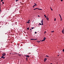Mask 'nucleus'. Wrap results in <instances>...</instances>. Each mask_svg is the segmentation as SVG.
I'll return each instance as SVG.
<instances>
[{"label": "nucleus", "instance_id": "1", "mask_svg": "<svg viewBox=\"0 0 64 64\" xmlns=\"http://www.w3.org/2000/svg\"><path fill=\"white\" fill-rule=\"evenodd\" d=\"M2 56L0 58V59H2V58H3V57L4 56H6V54L5 53H4L3 54H2Z\"/></svg>", "mask_w": 64, "mask_h": 64}, {"label": "nucleus", "instance_id": "2", "mask_svg": "<svg viewBox=\"0 0 64 64\" xmlns=\"http://www.w3.org/2000/svg\"><path fill=\"white\" fill-rule=\"evenodd\" d=\"M44 40H43L41 41L42 42H43V41H45V39H46V38L44 37Z\"/></svg>", "mask_w": 64, "mask_h": 64}, {"label": "nucleus", "instance_id": "3", "mask_svg": "<svg viewBox=\"0 0 64 64\" xmlns=\"http://www.w3.org/2000/svg\"><path fill=\"white\" fill-rule=\"evenodd\" d=\"M30 40H37V38L36 39H31Z\"/></svg>", "mask_w": 64, "mask_h": 64}, {"label": "nucleus", "instance_id": "4", "mask_svg": "<svg viewBox=\"0 0 64 64\" xmlns=\"http://www.w3.org/2000/svg\"><path fill=\"white\" fill-rule=\"evenodd\" d=\"M46 60H47V58H45L44 60V62H45V61H46Z\"/></svg>", "mask_w": 64, "mask_h": 64}, {"label": "nucleus", "instance_id": "5", "mask_svg": "<svg viewBox=\"0 0 64 64\" xmlns=\"http://www.w3.org/2000/svg\"><path fill=\"white\" fill-rule=\"evenodd\" d=\"M25 56L26 57H28V58H29L30 56H29V55H26Z\"/></svg>", "mask_w": 64, "mask_h": 64}, {"label": "nucleus", "instance_id": "6", "mask_svg": "<svg viewBox=\"0 0 64 64\" xmlns=\"http://www.w3.org/2000/svg\"><path fill=\"white\" fill-rule=\"evenodd\" d=\"M0 45H2L3 43V42H1L0 43Z\"/></svg>", "mask_w": 64, "mask_h": 64}, {"label": "nucleus", "instance_id": "7", "mask_svg": "<svg viewBox=\"0 0 64 64\" xmlns=\"http://www.w3.org/2000/svg\"><path fill=\"white\" fill-rule=\"evenodd\" d=\"M34 4H35L34 5V6H37V4H36L34 3Z\"/></svg>", "mask_w": 64, "mask_h": 64}, {"label": "nucleus", "instance_id": "8", "mask_svg": "<svg viewBox=\"0 0 64 64\" xmlns=\"http://www.w3.org/2000/svg\"><path fill=\"white\" fill-rule=\"evenodd\" d=\"M64 30H63L62 31V33H63V34H64Z\"/></svg>", "mask_w": 64, "mask_h": 64}, {"label": "nucleus", "instance_id": "9", "mask_svg": "<svg viewBox=\"0 0 64 64\" xmlns=\"http://www.w3.org/2000/svg\"><path fill=\"white\" fill-rule=\"evenodd\" d=\"M41 22L42 23V25H43V21Z\"/></svg>", "mask_w": 64, "mask_h": 64}, {"label": "nucleus", "instance_id": "10", "mask_svg": "<svg viewBox=\"0 0 64 64\" xmlns=\"http://www.w3.org/2000/svg\"><path fill=\"white\" fill-rule=\"evenodd\" d=\"M40 41H41V40H40V41H37V42H38V43H39L40 42Z\"/></svg>", "mask_w": 64, "mask_h": 64}, {"label": "nucleus", "instance_id": "11", "mask_svg": "<svg viewBox=\"0 0 64 64\" xmlns=\"http://www.w3.org/2000/svg\"><path fill=\"white\" fill-rule=\"evenodd\" d=\"M51 33H53V32H54V31H52L51 32Z\"/></svg>", "mask_w": 64, "mask_h": 64}, {"label": "nucleus", "instance_id": "12", "mask_svg": "<svg viewBox=\"0 0 64 64\" xmlns=\"http://www.w3.org/2000/svg\"><path fill=\"white\" fill-rule=\"evenodd\" d=\"M59 15L60 17V18H61L62 17H61V15L60 14H59Z\"/></svg>", "mask_w": 64, "mask_h": 64}, {"label": "nucleus", "instance_id": "13", "mask_svg": "<svg viewBox=\"0 0 64 64\" xmlns=\"http://www.w3.org/2000/svg\"><path fill=\"white\" fill-rule=\"evenodd\" d=\"M48 17H47L46 18V19H47V20H49V18H47Z\"/></svg>", "mask_w": 64, "mask_h": 64}, {"label": "nucleus", "instance_id": "14", "mask_svg": "<svg viewBox=\"0 0 64 64\" xmlns=\"http://www.w3.org/2000/svg\"><path fill=\"white\" fill-rule=\"evenodd\" d=\"M30 22H28H28H27V23H28V24H29Z\"/></svg>", "mask_w": 64, "mask_h": 64}, {"label": "nucleus", "instance_id": "15", "mask_svg": "<svg viewBox=\"0 0 64 64\" xmlns=\"http://www.w3.org/2000/svg\"><path fill=\"white\" fill-rule=\"evenodd\" d=\"M26 60L27 61V60H28V58H26Z\"/></svg>", "mask_w": 64, "mask_h": 64}, {"label": "nucleus", "instance_id": "16", "mask_svg": "<svg viewBox=\"0 0 64 64\" xmlns=\"http://www.w3.org/2000/svg\"><path fill=\"white\" fill-rule=\"evenodd\" d=\"M33 28V27H32V29H34V28Z\"/></svg>", "mask_w": 64, "mask_h": 64}, {"label": "nucleus", "instance_id": "17", "mask_svg": "<svg viewBox=\"0 0 64 64\" xmlns=\"http://www.w3.org/2000/svg\"><path fill=\"white\" fill-rule=\"evenodd\" d=\"M50 9L52 10L53 11V10H52V8H50Z\"/></svg>", "mask_w": 64, "mask_h": 64}, {"label": "nucleus", "instance_id": "18", "mask_svg": "<svg viewBox=\"0 0 64 64\" xmlns=\"http://www.w3.org/2000/svg\"><path fill=\"white\" fill-rule=\"evenodd\" d=\"M44 16L45 17V18H46V15H44Z\"/></svg>", "mask_w": 64, "mask_h": 64}, {"label": "nucleus", "instance_id": "19", "mask_svg": "<svg viewBox=\"0 0 64 64\" xmlns=\"http://www.w3.org/2000/svg\"><path fill=\"white\" fill-rule=\"evenodd\" d=\"M19 0H16V2H17V1H18Z\"/></svg>", "mask_w": 64, "mask_h": 64}, {"label": "nucleus", "instance_id": "20", "mask_svg": "<svg viewBox=\"0 0 64 64\" xmlns=\"http://www.w3.org/2000/svg\"><path fill=\"white\" fill-rule=\"evenodd\" d=\"M27 30H29V28H27Z\"/></svg>", "mask_w": 64, "mask_h": 64}, {"label": "nucleus", "instance_id": "21", "mask_svg": "<svg viewBox=\"0 0 64 64\" xmlns=\"http://www.w3.org/2000/svg\"><path fill=\"white\" fill-rule=\"evenodd\" d=\"M60 19H61V21H62V18H60Z\"/></svg>", "mask_w": 64, "mask_h": 64}, {"label": "nucleus", "instance_id": "22", "mask_svg": "<svg viewBox=\"0 0 64 64\" xmlns=\"http://www.w3.org/2000/svg\"><path fill=\"white\" fill-rule=\"evenodd\" d=\"M54 20V21H56V18H55Z\"/></svg>", "mask_w": 64, "mask_h": 64}, {"label": "nucleus", "instance_id": "23", "mask_svg": "<svg viewBox=\"0 0 64 64\" xmlns=\"http://www.w3.org/2000/svg\"><path fill=\"white\" fill-rule=\"evenodd\" d=\"M46 56V57H49V56Z\"/></svg>", "mask_w": 64, "mask_h": 64}, {"label": "nucleus", "instance_id": "24", "mask_svg": "<svg viewBox=\"0 0 64 64\" xmlns=\"http://www.w3.org/2000/svg\"><path fill=\"white\" fill-rule=\"evenodd\" d=\"M3 58V59H4V58H5V57H3V58Z\"/></svg>", "mask_w": 64, "mask_h": 64}, {"label": "nucleus", "instance_id": "25", "mask_svg": "<svg viewBox=\"0 0 64 64\" xmlns=\"http://www.w3.org/2000/svg\"><path fill=\"white\" fill-rule=\"evenodd\" d=\"M2 4H4V2H2Z\"/></svg>", "mask_w": 64, "mask_h": 64}, {"label": "nucleus", "instance_id": "26", "mask_svg": "<svg viewBox=\"0 0 64 64\" xmlns=\"http://www.w3.org/2000/svg\"><path fill=\"white\" fill-rule=\"evenodd\" d=\"M39 24L40 25H41V24L40 23Z\"/></svg>", "mask_w": 64, "mask_h": 64}, {"label": "nucleus", "instance_id": "27", "mask_svg": "<svg viewBox=\"0 0 64 64\" xmlns=\"http://www.w3.org/2000/svg\"><path fill=\"white\" fill-rule=\"evenodd\" d=\"M30 30L32 31V29L31 28H30Z\"/></svg>", "mask_w": 64, "mask_h": 64}, {"label": "nucleus", "instance_id": "28", "mask_svg": "<svg viewBox=\"0 0 64 64\" xmlns=\"http://www.w3.org/2000/svg\"><path fill=\"white\" fill-rule=\"evenodd\" d=\"M62 51H63V52H64V49H63Z\"/></svg>", "mask_w": 64, "mask_h": 64}, {"label": "nucleus", "instance_id": "29", "mask_svg": "<svg viewBox=\"0 0 64 64\" xmlns=\"http://www.w3.org/2000/svg\"><path fill=\"white\" fill-rule=\"evenodd\" d=\"M36 8L34 9V10H36Z\"/></svg>", "mask_w": 64, "mask_h": 64}, {"label": "nucleus", "instance_id": "30", "mask_svg": "<svg viewBox=\"0 0 64 64\" xmlns=\"http://www.w3.org/2000/svg\"><path fill=\"white\" fill-rule=\"evenodd\" d=\"M38 10H42V9H38Z\"/></svg>", "mask_w": 64, "mask_h": 64}, {"label": "nucleus", "instance_id": "31", "mask_svg": "<svg viewBox=\"0 0 64 64\" xmlns=\"http://www.w3.org/2000/svg\"><path fill=\"white\" fill-rule=\"evenodd\" d=\"M60 0L61 1V2H62V1H63V0Z\"/></svg>", "mask_w": 64, "mask_h": 64}, {"label": "nucleus", "instance_id": "32", "mask_svg": "<svg viewBox=\"0 0 64 64\" xmlns=\"http://www.w3.org/2000/svg\"><path fill=\"white\" fill-rule=\"evenodd\" d=\"M46 31H45V32H44V34H45L46 33Z\"/></svg>", "mask_w": 64, "mask_h": 64}, {"label": "nucleus", "instance_id": "33", "mask_svg": "<svg viewBox=\"0 0 64 64\" xmlns=\"http://www.w3.org/2000/svg\"><path fill=\"white\" fill-rule=\"evenodd\" d=\"M35 34H36L37 33V32H35Z\"/></svg>", "mask_w": 64, "mask_h": 64}, {"label": "nucleus", "instance_id": "34", "mask_svg": "<svg viewBox=\"0 0 64 64\" xmlns=\"http://www.w3.org/2000/svg\"><path fill=\"white\" fill-rule=\"evenodd\" d=\"M38 17H40V16L39 15H38Z\"/></svg>", "mask_w": 64, "mask_h": 64}, {"label": "nucleus", "instance_id": "35", "mask_svg": "<svg viewBox=\"0 0 64 64\" xmlns=\"http://www.w3.org/2000/svg\"><path fill=\"white\" fill-rule=\"evenodd\" d=\"M3 0H1V2H2V1H3Z\"/></svg>", "mask_w": 64, "mask_h": 64}, {"label": "nucleus", "instance_id": "36", "mask_svg": "<svg viewBox=\"0 0 64 64\" xmlns=\"http://www.w3.org/2000/svg\"><path fill=\"white\" fill-rule=\"evenodd\" d=\"M34 7H35V6H33V8H34Z\"/></svg>", "mask_w": 64, "mask_h": 64}, {"label": "nucleus", "instance_id": "37", "mask_svg": "<svg viewBox=\"0 0 64 64\" xmlns=\"http://www.w3.org/2000/svg\"><path fill=\"white\" fill-rule=\"evenodd\" d=\"M30 21V20H28V22H29V21Z\"/></svg>", "mask_w": 64, "mask_h": 64}, {"label": "nucleus", "instance_id": "38", "mask_svg": "<svg viewBox=\"0 0 64 64\" xmlns=\"http://www.w3.org/2000/svg\"><path fill=\"white\" fill-rule=\"evenodd\" d=\"M36 9H39V8H36Z\"/></svg>", "mask_w": 64, "mask_h": 64}, {"label": "nucleus", "instance_id": "39", "mask_svg": "<svg viewBox=\"0 0 64 64\" xmlns=\"http://www.w3.org/2000/svg\"><path fill=\"white\" fill-rule=\"evenodd\" d=\"M43 20H42V21H43Z\"/></svg>", "mask_w": 64, "mask_h": 64}, {"label": "nucleus", "instance_id": "40", "mask_svg": "<svg viewBox=\"0 0 64 64\" xmlns=\"http://www.w3.org/2000/svg\"><path fill=\"white\" fill-rule=\"evenodd\" d=\"M59 55H58V56H59Z\"/></svg>", "mask_w": 64, "mask_h": 64}, {"label": "nucleus", "instance_id": "41", "mask_svg": "<svg viewBox=\"0 0 64 64\" xmlns=\"http://www.w3.org/2000/svg\"><path fill=\"white\" fill-rule=\"evenodd\" d=\"M63 30H64V29H63Z\"/></svg>", "mask_w": 64, "mask_h": 64}]
</instances>
